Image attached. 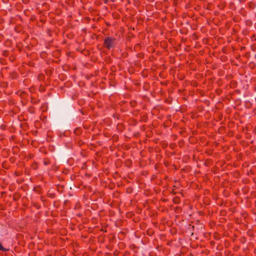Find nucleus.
Listing matches in <instances>:
<instances>
[{"label": "nucleus", "mask_w": 256, "mask_h": 256, "mask_svg": "<svg viewBox=\"0 0 256 256\" xmlns=\"http://www.w3.org/2000/svg\"><path fill=\"white\" fill-rule=\"evenodd\" d=\"M114 39L109 37L107 38L104 40V45L106 48L110 49L114 46Z\"/></svg>", "instance_id": "f257e3e1"}, {"label": "nucleus", "mask_w": 256, "mask_h": 256, "mask_svg": "<svg viewBox=\"0 0 256 256\" xmlns=\"http://www.w3.org/2000/svg\"><path fill=\"white\" fill-rule=\"evenodd\" d=\"M0 250L6 252L7 250L5 248H4L2 246V245L1 243L0 242Z\"/></svg>", "instance_id": "f03ea898"}]
</instances>
